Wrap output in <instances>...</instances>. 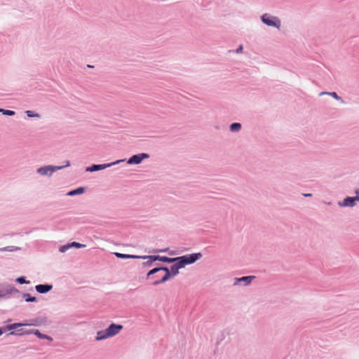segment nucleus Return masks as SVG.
Returning <instances> with one entry per match:
<instances>
[{
    "mask_svg": "<svg viewBox=\"0 0 359 359\" xmlns=\"http://www.w3.org/2000/svg\"><path fill=\"white\" fill-rule=\"evenodd\" d=\"M202 257L201 252L192 253L190 255L176 257L173 265L170 266V275L171 277H175L179 273V269L184 268L186 265L195 263L197 260Z\"/></svg>",
    "mask_w": 359,
    "mask_h": 359,
    "instance_id": "nucleus-1",
    "label": "nucleus"
},
{
    "mask_svg": "<svg viewBox=\"0 0 359 359\" xmlns=\"http://www.w3.org/2000/svg\"><path fill=\"white\" fill-rule=\"evenodd\" d=\"M0 284V298L8 299L12 295L15 298H19L20 291L12 285H4L1 287Z\"/></svg>",
    "mask_w": 359,
    "mask_h": 359,
    "instance_id": "nucleus-2",
    "label": "nucleus"
},
{
    "mask_svg": "<svg viewBox=\"0 0 359 359\" xmlns=\"http://www.w3.org/2000/svg\"><path fill=\"white\" fill-rule=\"evenodd\" d=\"M262 22L269 27H273L280 29L281 27L280 20L269 13H264L261 16Z\"/></svg>",
    "mask_w": 359,
    "mask_h": 359,
    "instance_id": "nucleus-3",
    "label": "nucleus"
},
{
    "mask_svg": "<svg viewBox=\"0 0 359 359\" xmlns=\"http://www.w3.org/2000/svg\"><path fill=\"white\" fill-rule=\"evenodd\" d=\"M124 161H125V159H121V160H117V161H116L114 162L109 163L93 164L91 166L87 167L86 168V172H92L102 170H104V169L107 168H110L112 165H117V164H118V163H120L121 162H124Z\"/></svg>",
    "mask_w": 359,
    "mask_h": 359,
    "instance_id": "nucleus-4",
    "label": "nucleus"
},
{
    "mask_svg": "<svg viewBox=\"0 0 359 359\" xmlns=\"http://www.w3.org/2000/svg\"><path fill=\"white\" fill-rule=\"evenodd\" d=\"M356 196L354 197L347 196L342 202L339 201L338 205L339 207H354L356 205V202H359V190L355 191Z\"/></svg>",
    "mask_w": 359,
    "mask_h": 359,
    "instance_id": "nucleus-5",
    "label": "nucleus"
},
{
    "mask_svg": "<svg viewBox=\"0 0 359 359\" xmlns=\"http://www.w3.org/2000/svg\"><path fill=\"white\" fill-rule=\"evenodd\" d=\"M149 158V155L147 153H140L137 154L133 155L130 157L127 161V163L129 165L133 164H140L144 159H147Z\"/></svg>",
    "mask_w": 359,
    "mask_h": 359,
    "instance_id": "nucleus-6",
    "label": "nucleus"
},
{
    "mask_svg": "<svg viewBox=\"0 0 359 359\" xmlns=\"http://www.w3.org/2000/svg\"><path fill=\"white\" fill-rule=\"evenodd\" d=\"M123 328V326L122 325L111 323L105 330L109 337L111 338L118 334Z\"/></svg>",
    "mask_w": 359,
    "mask_h": 359,
    "instance_id": "nucleus-7",
    "label": "nucleus"
},
{
    "mask_svg": "<svg viewBox=\"0 0 359 359\" xmlns=\"http://www.w3.org/2000/svg\"><path fill=\"white\" fill-rule=\"evenodd\" d=\"M255 278L254 276H243L241 278H234L233 283L234 286L243 284L245 286L249 285L252 281Z\"/></svg>",
    "mask_w": 359,
    "mask_h": 359,
    "instance_id": "nucleus-8",
    "label": "nucleus"
},
{
    "mask_svg": "<svg viewBox=\"0 0 359 359\" xmlns=\"http://www.w3.org/2000/svg\"><path fill=\"white\" fill-rule=\"evenodd\" d=\"M70 165V163L69 161H66V164L64 165L55 166V165H46V175L49 172V175H51L53 172L60 170L64 168L69 167Z\"/></svg>",
    "mask_w": 359,
    "mask_h": 359,
    "instance_id": "nucleus-9",
    "label": "nucleus"
},
{
    "mask_svg": "<svg viewBox=\"0 0 359 359\" xmlns=\"http://www.w3.org/2000/svg\"><path fill=\"white\" fill-rule=\"evenodd\" d=\"M153 260L156 261H160L164 263H174L175 261H177L176 257H168L165 256H159V255H155V257H153L151 258Z\"/></svg>",
    "mask_w": 359,
    "mask_h": 359,
    "instance_id": "nucleus-10",
    "label": "nucleus"
},
{
    "mask_svg": "<svg viewBox=\"0 0 359 359\" xmlns=\"http://www.w3.org/2000/svg\"><path fill=\"white\" fill-rule=\"evenodd\" d=\"M155 257V255H137V259H147V262L142 263L144 266H151L154 262L156 260H153L151 258Z\"/></svg>",
    "mask_w": 359,
    "mask_h": 359,
    "instance_id": "nucleus-11",
    "label": "nucleus"
},
{
    "mask_svg": "<svg viewBox=\"0 0 359 359\" xmlns=\"http://www.w3.org/2000/svg\"><path fill=\"white\" fill-rule=\"evenodd\" d=\"M31 334L29 330H25L23 328H18V330L11 332L8 335L15 336H24Z\"/></svg>",
    "mask_w": 359,
    "mask_h": 359,
    "instance_id": "nucleus-12",
    "label": "nucleus"
},
{
    "mask_svg": "<svg viewBox=\"0 0 359 359\" xmlns=\"http://www.w3.org/2000/svg\"><path fill=\"white\" fill-rule=\"evenodd\" d=\"M22 297L25 299L26 302H36L37 298L36 297L32 296L29 293L22 292L19 294V297Z\"/></svg>",
    "mask_w": 359,
    "mask_h": 359,
    "instance_id": "nucleus-13",
    "label": "nucleus"
},
{
    "mask_svg": "<svg viewBox=\"0 0 359 359\" xmlns=\"http://www.w3.org/2000/svg\"><path fill=\"white\" fill-rule=\"evenodd\" d=\"M324 95H328L332 97L333 98H334L335 100L340 101L341 103H343V104L345 103L344 100L340 96H339L336 92H325L324 91V92L320 93V94H319L320 96H322Z\"/></svg>",
    "mask_w": 359,
    "mask_h": 359,
    "instance_id": "nucleus-14",
    "label": "nucleus"
},
{
    "mask_svg": "<svg viewBox=\"0 0 359 359\" xmlns=\"http://www.w3.org/2000/svg\"><path fill=\"white\" fill-rule=\"evenodd\" d=\"M170 278H172L170 273H165V275L160 279L156 280L151 283L152 285L156 286L158 285L162 284L168 281Z\"/></svg>",
    "mask_w": 359,
    "mask_h": 359,
    "instance_id": "nucleus-15",
    "label": "nucleus"
},
{
    "mask_svg": "<svg viewBox=\"0 0 359 359\" xmlns=\"http://www.w3.org/2000/svg\"><path fill=\"white\" fill-rule=\"evenodd\" d=\"M108 338H109V337L107 335L106 330H100V331L97 332V335L95 337V341H102V340L107 339Z\"/></svg>",
    "mask_w": 359,
    "mask_h": 359,
    "instance_id": "nucleus-16",
    "label": "nucleus"
},
{
    "mask_svg": "<svg viewBox=\"0 0 359 359\" xmlns=\"http://www.w3.org/2000/svg\"><path fill=\"white\" fill-rule=\"evenodd\" d=\"M20 327V325L19 323H15L12 324H8L5 326H4V330H5V332L7 331H14L18 330V328Z\"/></svg>",
    "mask_w": 359,
    "mask_h": 359,
    "instance_id": "nucleus-17",
    "label": "nucleus"
},
{
    "mask_svg": "<svg viewBox=\"0 0 359 359\" xmlns=\"http://www.w3.org/2000/svg\"><path fill=\"white\" fill-rule=\"evenodd\" d=\"M242 128V125L240 123H233L229 126V130L231 133H238Z\"/></svg>",
    "mask_w": 359,
    "mask_h": 359,
    "instance_id": "nucleus-18",
    "label": "nucleus"
},
{
    "mask_svg": "<svg viewBox=\"0 0 359 359\" xmlns=\"http://www.w3.org/2000/svg\"><path fill=\"white\" fill-rule=\"evenodd\" d=\"M84 191H85V188L84 187H79L77 189L71 190L70 191H69L67 194V195L69 196H76V195L82 194L84 193Z\"/></svg>",
    "mask_w": 359,
    "mask_h": 359,
    "instance_id": "nucleus-19",
    "label": "nucleus"
},
{
    "mask_svg": "<svg viewBox=\"0 0 359 359\" xmlns=\"http://www.w3.org/2000/svg\"><path fill=\"white\" fill-rule=\"evenodd\" d=\"M114 255L119 258V259H136L137 255H128V254H123L120 252H114Z\"/></svg>",
    "mask_w": 359,
    "mask_h": 359,
    "instance_id": "nucleus-20",
    "label": "nucleus"
},
{
    "mask_svg": "<svg viewBox=\"0 0 359 359\" xmlns=\"http://www.w3.org/2000/svg\"><path fill=\"white\" fill-rule=\"evenodd\" d=\"M21 248L16 246H7L4 248H0V252H13V251H18L20 250Z\"/></svg>",
    "mask_w": 359,
    "mask_h": 359,
    "instance_id": "nucleus-21",
    "label": "nucleus"
},
{
    "mask_svg": "<svg viewBox=\"0 0 359 359\" xmlns=\"http://www.w3.org/2000/svg\"><path fill=\"white\" fill-rule=\"evenodd\" d=\"M31 334H34L41 339H45V333H41L39 330L32 329L29 330Z\"/></svg>",
    "mask_w": 359,
    "mask_h": 359,
    "instance_id": "nucleus-22",
    "label": "nucleus"
},
{
    "mask_svg": "<svg viewBox=\"0 0 359 359\" xmlns=\"http://www.w3.org/2000/svg\"><path fill=\"white\" fill-rule=\"evenodd\" d=\"M0 112L5 116H13L15 114V111L11 109L1 108Z\"/></svg>",
    "mask_w": 359,
    "mask_h": 359,
    "instance_id": "nucleus-23",
    "label": "nucleus"
},
{
    "mask_svg": "<svg viewBox=\"0 0 359 359\" xmlns=\"http://www.w3.org/2000/svg\"><path fill=\"white\" fill-rule=\"evenodd\" d=\"M15 282L18 283V284H20V285H22V284H29L30 283V281L29 280H26V277L24 276H21L18 277L15 279Z\"/></svg>",
    "mask_w": 359,
    "mask_h": 359,
    "instance_id": "nucleus-24",
    "label": "nucleus"
},
{
    "mask_svg": "<svg viewBox=\"0 0 359 359\" xmlns=\"http://www.w3.org/2000/svg\"><path fill=\"white\" fill-rule=\"evenodd\" d=\"M25 113L29 118H39L41 116L39 114L31 110H27Z\"/></svg>",
    "mask_w": 359,
    "mask_h": 359,
    "instance_id": "nucleus-25",
    "label": "nucleus"
},
{
    "mask_svg": "<svg viewBox=\"0 0 359 359\" xmlns=\"http://www.w3.org/2000/svg\"><path fill=\"white\" fill-rule=\"evenodd\" d=\"M159 271H159V267L158 266V267H155V268L151 269L147 273L146 278L149 279L152 275H154V274H156V273H158Z\"/></svg>",
    "mask_w": 359,
    "mask_h": 359,
    "instance_id": "nucleus-26",
    "label": "nucleus"
},
{
    "mask_svg": "<svg viewBox=\"0 0 359 359\" xmlns=\"http://www.w3.org/2000/svg\"><path fill=\"white\" fill-rule=\"evenodd\" d=\"M35 290L40 294H45V284H39L35 286Z\"/></svg>",
    "mask_w": 359,
    "mask_h": 359,
    "instance_id": "nucleus-27",
    "label": "nucleus"
},
{
    "mask_svg": "<svg viewBox=\"0 0 359 359\" xmlns=\"http://www.w3.org/2000/svg\"><path fill=\"white\" fill-rule=\"evenodd\" d=\"M72 247L71 246V244L70 243H67L66 245H62L60 247V249H59V251L60 252H67L68 250H69L70 248H72Z\"/></svg>",
    "mask_w": 359,
    "mask_h": 359,
    "instance_id": "nucleus-28",
    "label": "nucleus"
},
{
    "mask_svg": "<svg viewBox=\"0 0 359 359\" xmlns=\"http://www.w3.org/2000/svg\"><path fill=\"white\" fill-rule=\"evenodd\" d=\"M70 244L72 248H81L86 247V245L81 244V243L76 242V241H73V242L70 243Z\"/></svg>",
    "mask_w": 359,
    "mask_h": 359,
    "instance_id": "nucleus-29",
    "label": "nucleus"
},
{
    "mask_svg": "<svg viewBox=\"0 0 359 359\" xmlns=\"http://www.w3.org/2000/svg\"><path fill=\"white\" fill-rule=\"evenodd\" d=\"M37 173L45 175V165L41 166L36 170Z\"/></svg>",
    "mask_w": 359,
    "mask_h": 359,
    "instance_id": "nucleus-30",
    "label": "nucleus"
},
{
    "mask_svg": "<svg viewBox=\"0 0 359 359\" xmlns=\"http://www.w3.org/2000/svg\"><path fill=\"white\" fill-rule=\"evenodd\" d=\"M159 271H165V273H170V269L167 266H158Z\"/></svg>",
    "mask_w": 359,
    "mask_h": 359,
    "instance_id": "nucleus-31",
    "label": "nucleus"
},
{
    "mask_svg": "<svg viewBox=\"0 0 359 359\" xmlns=\"http://www.w3.org/2000/svg\"><path fill=\"white\" fill-rule=\"evenodd\" d=\"M30 321H31V323H30V325H36V326H37V325H39V320H38V319H37V318L32 319V320H31Z\"/></svg>",
    "mask_w": 359,
    "mask_h": 359,
    "instance_id": "nucleus-32",
    "label": "nucleus"
},
{
    "mask_svg": "<svg viewBox=\"0 0 359 359\" xmlns=\"http://www.w3.org/2000/svg\"><path fill=\"white\" fill-rule=\"evenodd\" d=\"M20 325V327L23 326H29L30 325V323L28 322V320H24L21 323H19Z\"/></svg>",
    "mask_w": 359,
    "mask_h": 359,
    "instance_id": "nucleus-33",
    "label": "nucleus"
},
{
    "mask_svg": "<svg viewBox=\"0 0 359 359\" xmlns=\"http://www.w3.org/2000/svg\"><path fill=\"white\" fill-rule=\"evenodd\" d=\"M168 250V248H166V249H163V250H153V252L154 253H158V252H167Z\"/></svg>",
    "mask_w": 359,
    "mask_h": 359,
    "instance_id": "nucleus-34",
    "label": "nucleus"
},
{
    "mask_svg": "<svg viewBox=\"0 0 359 359\" xmlns=\"http://www.w3.org/2000/svg\"><path fill=\"white\" fill-rule=\"evenodd\" d=\"M243 49V46H242V45H240V46L238 47V48L236 50V53H242Z\"/></svg>",
    "mask_w": 359,
    "mask_h": 359,
    "instance_id": "nucleus-35",
    "label": "nucleus"
},
{
    "mask_svg": "<svg viewBox=\"0 0 359 359\" xmlns=\"http://www.w3.org/2000/svg\"><path fill=\"white\" fill-rule=\"evenodd\" d=\"M52 288H53V285H52L46 283V292H48L50 290H51Z\"/></svg>",
    "mask_w": 359,
    "mask_h": 359,
    "instance_id": "nucleus-36",
    "label": "nucleus"
},
{
    "mask_svg": "<svg viewBox=\"0 0 359 359\" xmlns=\"http://www.w3.org/2000/svg\"><path fill=\"white\" fill-rule=\"evenodd\" d=\"M4 333H5V330H4V326H3V327H0V337H1Z\"/></svg>",
    "mask_w": 359,
    "mask_h": 359,
    "instance_id": "nucleus-37",
    "label": "nucleus"
},
{
    "mask_svg": "<svg viewBox=\"0 0 359 359\" xmlns=\"http://www.w3.org/2000/svg\"><path fill=\"white\" fill-rule=\"evenodd\" d=\"M303 196L304 197H306V198L311 197L312 196V194H303Z\"/></svg>",
    "mask_w": 359,
    "mask_h": 359,
    "instance_id": "nucleus-38",
    "label": "nucleus"
},
{
    "mask_svg": "<svg viewBox=\"0 0 359 359\" xmlns=\"http://www.w3.org/2000/svg\"><path fill=\"white\" fill-rule=\"evenodd\" d=\"M46 340L51 341H53V339L50 337L46 335Z\"/></svg>",
    "mask_w": 359,
    "mask_h": 359,
    "instance_id": "nucleus-39",
    "label": "nucleus"
},
{
    "mask_svg": "<svg viewBox=\"0 0 359 359\" xmlns=\"http://www.w3.org/2000/svg\"><path fill=\"white\" fill-rule=\"evenodd\" d=\"M170 255H174L173 252H170Z\"/></svg>",
    "mask_w": 359,
    "mask_h": 359,
    "instance_id": "nucleus-40",
    "label": "nucleus"
}]
</instances>
